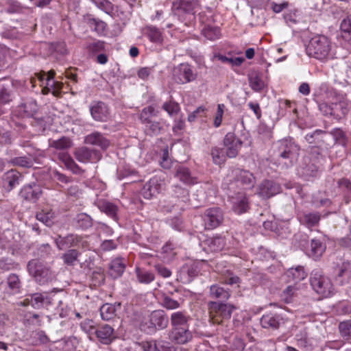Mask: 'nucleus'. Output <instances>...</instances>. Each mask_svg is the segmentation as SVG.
I'll return each instance as SVG.
<instances>
[{
  "label": "nucleus",
  "instance_id": "obj_53",
  "mask_svg": "<svg viewBox=\"0 0 351 351\" xmlns=\"http://www.w3.org/2000/svg\"><path fill=\"white\" fill-rule=\"evenodd\" d=\"M225 108L226 106L223 104H219L217 105V109L213 123L215 128H219L221 125Z\"/></svg>",
  "mask_w": 351,
  "mask_h": 351
},
{
  "label": "nucleus",
  "instance_id": "obj_31",
  "mask_svg": "<svg viewBox=\"0 0 351 351\" xmlns=\"http://www.w3.org/2000/svg\"><path fill=\"white\" fill-rule=\"evenodd\" d=\"M325 245L318 239H312L308 255L314 259L319 258L325 251Z\"/></svg>",
  "mask_w": 351,
  "mask_h": 351
},
{
  "label": "nucleus",
  "instance_id": "obj_38",
  "mask_svg": "<svg viewBox=\"0 0 351 351\" xmlns=\"http://www.w3.org/2000/svg\"><path fill=\"white\" fill-rule=\"evenodd\" d=\"M71 141L67 137H62L58 140H49V145L50 147L59 150H65L71 147Z\"/></svg>",
  "mask_w": 351,
  "mask_h": 351
},
{
  "label": "nucleus",
  "instance_id": "obj_48",
  "mask_svg": "<svg viewBox=\"0 0 351 351\" xmlns=\"http://www.w3.org/2000/svg\"><path fill=\"white\" fill-rule=\"evenodd\" d=\"M162 109L165 110L169 116L173 117L176 115L180 110V106L178 103L169 101L165 102L162 106Z\"/></svg>",
  "mask_w": 351,
  "mask_h": 351
},
{
  "label": "nucleus",
  "instance_id": "obj_4",
  "mask_svg": "<svg viewBox=\"0 0 351 351\" xmlns=\"http://www.w3.org/2000/svg\"><path fill=\"white\" fill-rule=\"evenodd\" d=\"M311 285L318 294L323 297L330 296L334 291L330 280L324 276L321 271L314 270L310 278Z\"/></svg>",
  "mask_w": 351,
  "mask_h": 351
},
{
  "label": "nucleus",
  "instance_id": "obj_50",
  "mask_svg": "<svg viewBox=\"0 0 351 351\" xmlns=\"http://www.w3.org/2000/svg\"><path fill=\"white\" fill-rule=\"evenodd\" d=\"M79 253L76 250H69L62 256L65 264L72 265L77 261Z\"/></svg>",
  "mask_w": 351,
  "mask_h": 351
},
{
  "label": "nucleus",
  "instance_id": "obj_1",
  "mask_svg": "<svg viewBox=\"0 0 351 351\" xmlns=\"http://www.w3.org/2000/svg\"><path fill=\"white\" fill-rule=\"evenodd\" d=\"M308 56L326 62L335 56V45L331 39L324 34H315L309 40L306 47Z\"/></svg>",
  "mask_w": 351,
  "mask_h": 351
},
{
  "label": "nucleus",
  "instance_id": "obj_9",
  "mask_svg": "<svg viewBox=\"0 0 351 351\" xmlns=\"http://www.w3.org/2000/svg\"><path fill=\"white\" fill-rule=\"evenodd\" d=\"M297 146L287 140H282L278 143L277 155L282 159H288L292 163L298 153Z\"/></svg>",
  "mask_w": 351,
  "mask_h": 351
},
{
  "label": "nucleus",
  "instance_id": "obj_60",
  "mask_svg": "<svg viewBox=\"0 0 351 351\" xmlns=\"http://www.w3.org/2000/svg\"><path fill=\"white\" fill-rule=\"evenodd\" d=\"M45 73L43 72L35 73L34 77H31L30 83L32 84V88H34L36 86L37 81H39V82L40 83V86L43 87V85L45 84Z\"/></svg>",
  "mask_w": 351,
  "mask_h": 351
},
{
  "label": "nucleus",
  "instance_id": "obj_3",
  "mask_svg": "<svg viewBox=\"0 0 351 351\" xmlns=\"http://www.w3.org/2000/svg\"><path fill=\"white\" fill-rule=\"evenodd\" d=\"M236 307L229 303L219 302H209L208 310L209 319L213 324H221L230 319L232 313Z\"/></svg>",
  "mask_w": 351,
  "mask_h": 351
},
{
  "label": "nucleus",
  "instance_id": "obj_47",
  "mask_svg": "<svg viewBox=\"0 0 351 351\" xmlns=\"http://www.w3.org/2000/svg\"><path fill=\"white\" fill-rule=\"evenodd\" d=\"M89 25L92 29L96 32L99 35L104 34L106 30L107 25L106 23L102 21L93 19L89 21Z\"/></svg>",
  "mask_w": 351,
  "mask_h": 351
},
{
  "label": "nucleus",
  "instance_id": "obj_20",
  "mask_svg": "<svg viewBox=\"0 0 351 351\" xmlns=\"http://www.w3.org/2000/svg\"><path fill=\"white\" fill-rule=\"evenodd\" d=\"M84 142L86 144L99 147L106 149L110 145V141L100 132H93L85 137Z\"/></svg>",
  "mask_w": 351,
  "mask_h": 351
},
{
  "label": "nucleus",
  "instance_id": "obj_55",
  "mask_svg": "<svg viewBox=\"0 0 351 351\" xmlns=\"http://www.w3.org/2000/svg\"><path fill=\"white\" fill-rule=\"evenodd\" d=\"M14 165L23 167H31L33 166V162L30 158L25 156L16 157L12 160Z\"/></svg>",
  "mask_w": 351,
  "mask_h": 351
},
{
  "label": "nucleus",
  "instance_id": "obj_28",
  "mask_svg": "<svg viewBox=\"0 0 351 351\" xmlns=\"http://www.w3.org/2000/svg\"><path fill=\"white\" fill-rule=\"evenodd\" d=\"M175 177L185 184L191 185L196 182L189 169L182 166H179L176 169Z\"/></svg>",
  "mask_w": 351,
  "mask_h": 351
},
{
  "label": "nucleus",
  "instance_id": "obj_6",
  "mask_svg": "<svg viewBox=\"0 0 351 351\" xmlns=\"http://www.w3.org/2000/svg\"><path fill=\"white\" fill-rule=\"evenodd\" d=\"M53 300L54 299L47 293H36L26 298L21 304L23 306L31 305L34 308H47Z\"/></svg>",
  "mask_w": 351,
  "mask_h": 351
},
{
  "label": "nucleus",
  "instance_id": "obj_35",
  "mask_svg": "<svg viewBox=\"0 0 351 351\" xmlns=\"http://www.w3.org/2000/svg\"><path fill=\"white\" fill-rule=\"evenodd\" d=\"M300 293V289L296 285L288 286L281 293V299L286 303H290L293 301L295 297H297Z\"/></svg>",
  "mask_w": 351,
  "mask_h": 351
},
{
  "label": "nucleus",
  "instance_id": "obj_64",
  "mask_svg": "<svg viewBox=\"0 0 351 351\" xmlns=\"http://www.w3.org/2000/svg\"><path fill=\"white\" fill-rule=\"evenodd\" d=\"M340 27L346 33L351 32V15L347 16V18L341 21Z\"/></svg>",
  "mask_w": 351,
  "mask_h": 351
},
{
  "label": "nucleus",
  "instance_id": "obj_59",
  "mask_svg": "<svg viewBox=\"0 0 351 351\" xmlns=\"http://www.w3.org/2000/svg\"><path fill=\"white\" fill-rule=\"evenodd\" d=\"M80 327L86 333H93L95 327H94V322L92 319H86L80 324Z\"/></svg>",
  "mask_w": 351,
  "mask_h": 351
},
{
  "label": "nucleus",
  "instance_id": "obj_27",
  "mask_svg": "<svg viewBox=\"0 0 351 351\" xmlns=\"http://www.w3.org/2000/svg\"><path fill=\"white\" fill-rule=\"evenodd\" d=\"M38 109L36 101L31 99L19 106L17 112L21 117H30L36 113Z\"/></svg>",
  "mask_w": 351,
  "mask_h": 351
},
{
  "label": "nucleus",
  "instance_id": "obj_17",
  "mask_svg": "<svg viewBox=\"0 0 351 351\" xmlns=\"http://www.w3.org/2000/svg\"><path fill=\"white\" fill-rule=\"evenodd\" d=\"M95 332L98 340L103 344H110L115 339L114 328L108 324L100 326Z\"/></svg>",
  "mask_w": 351,
  "mask_h": 351
},
{
  "label": "nucleus",
  "instance_id": "obj_39",
  "mask_svg": "<svg viewBox=\"0 0 351 351\" xmlns=\"http://www.w3.org/2000/svg\"><path fill=\"white\" fill-rule=\"evenodd\" d=\"M202 35L209 40H215L221 37L220 29L217 27L206 26L202 30Z\"/></svg>",
  "mask_w": 351,
  "mask_h": 351
},
{
  "label": "nucleus",
  "instance_id": "obj_19",
  "mask_svg": "<svg viewBox=\"0 0 351 351\" xmlns=\"http://www.w3.org/2000/svg\"><path fill=\"white\" fill-rule=\"evenodd\" d=\"M191 319L184 311L173 312L170 317L171 328L189 326Z\"/></svg>",
  "mask_w": 351,
  "mask_h": 351
},
{
  "label": "nucleus",
  "instance_id": "obj_22",
  "mask_svg": "<svg viewBox=\"0 0 351 351\" xmlns=\"http://www.w3.org/2000/svg\"><path fill=\"white\" fill-rule=\"evenodd\" d=\"M41 194L42 191L40 186L36 184L24 186L20 192V196L22 198L25 200L33 202L37 200Z\"/></svg>",
  "mask_w": 351,
  "mask_h": 351
},
{
  "label": "nucleus",
  "instance_id": "obj_33",
  "mask_svg": "<svg viewBox=\"0 0 351 351\" xmlns=\"http://www.w3.org/2000/svg\"><path fill=\"white\" fill-rule=\"evenodd\" d=\"M145 35L151 42L156 44H162L163 42L162 32L156 27L147 26L145 29Z\"/></svg>",
  "mask_w": 351,
  "mask_h": 351
},
{
  "label": "nucleus",
  "instance_id": "obj_24",
  "mask_svg": "<svg viewBox=\"0 0 351 351\" xmlns=\"http://www.w3.org/2000/svg\"><path fill=\"white\" fill-rule=\"evenodd\" d=\"M80 238L77 235L69 234L64 237L58 236L55 239V243L57 247L60 250H62L66 248H69L73 246H76Z\"/></svg>",
  "mask_w": 351,
  "mask_h": 351
},
{
  "label": "nucleus",
  "instance_id": "obj_8",
  "mask_svg": "<svg viewBox=\"0 0 351 351\" xmlns=\"http://www.w3.org/2000/svg\"><path fill=\"white\" fill-rule=\"evenodd\" d=\"M203 220L205 228L211 230L221 224L223 220V215L219 208H212L206 210Z\"/></svg>",
  "mask_w": 351,
  "mask_h": 351
},
{
  "label": "nucleus",
  "instance_id": "obj_52",
  "mask_svg": "<svg viewBox=\"0 0 351 351\" xmlns=\"http://www.w3.org/2000/svg\"><path fill=\"white\" fill-rule=\"evenodd\" d=\"M250 86L255 91H260L264 88V82L258 75L250 78Z\"/></svg>",
  "mask_w": 351,
  "mask_h": 351
},
{
  "label": "nucleus",
  "instance_id": "obj_44",
  "mask_svg": "<svg viewBox=\"0 0 351 351\" xmlns=\"http://www.w3.org/2000/svg\"><path fill=\"white\" fill-rule=\"evenodd\" d=\"M334 109L336 110L334 116L338 117L345 116L348 112V103L346 100H340L334 104Z\"/></svg>",
  "mask_w": 351,
  "mask_h": 351
},
{
  "label": "nucleus",
  "instance_id": "obj_14",
  "mask_svg": "<svg viewBox=\"0 0 351 351\" xmlns=\"http://www.w3.org/2000/svg\"><path fill=\"white\" fill-rule=\"evenodd\" d=\"M90 111L93 119L97 121H107L110 117V112L108 106L102 101L92 104Z\"/></svg>",
  "mask_w": 351,
  "mask_h": 351
},
{
  "label": "nucleus",
  "instance_id": "obj_18",
  "mask_svg": "<svg viewBox=\"0 0 351 351\" xmlns=\"http://www.w3.org/2000/svg\"><path fill=\"white\" fill-rule=\"evenodd\" d=\"M149 322L152 329L165 328L168 326L169 319L162 310H156L152 312L149 315Z\"/></svg>",
  "mask_w": 351,
  "mask_h": 351
},
{
  "label": "nucleus",
  "instance_id": "obj_12",
  "mask_svg": "<svg viewBox=\"0 0 351 351\" xmlns=\"http://www.w3.org/2000/svg\"><path fill=\"white\" fill-rule=\"evenodd\" d=\"M75 158L80 162H96L101 159L99 152L86 147L78 148L75 152Z\"/></svg>",
  "mask_w": 351,
  "mask_h": 351
},
{
  "label": "nucleus",
  "instance_id": "obj_42",
  "mask_svg": "<svg viewBox=\"0 0 351 351\" xmlns=\"http://www.w3.org/2000/svg\"><path fill=\"white\" fill-rule=\"evenodd\" d=\"M99 208L101 211L105 213L112 218L116 217L117 208L114 204L108 202H101L99 204Z\"/></svg>",
  "mask_w": 351,
  "mask_h": 351
},
{
  "label": "nucleus",
  "instance_id": "obj_62",
  "mask_svg": "<svg viewBox=\"0 0 351 351\" xmlns=\"http://www.w3.org/2000/svg\"><path fill=\"white\" fill-rule=\"evenodd\" d=\"M8 283L12 289H18L20 287L19 277L16 274H10L8 278Z\"/></svg>",
  "mask_w": 351,
  "mask_h": 351
},
{
  "label": "nucleus",
  "instance_id": "obj_41",
  "mask_svg": "<svg viewBox=\"0 0 351 351\" xmlns=\"http://www.w3.org/2000/svg\"><path fill=\"white\" fill-rule=\"evenodd\" d=\"M157 115L158 111L155 110L154 107L149 106L142 110L140 114V119L143 123L145 124L146 123H149L152 117Z\"/></svg>",
  "mask_w": 351,
  "mask_h": 351
},
{
  "label": "nucleus",
  "instance_id": "obj_61",
  "mask_svg": "<svg viewBox=\"0 0 351 351\" xmlns=\"http://www.w3.org/2000/svg\"><path fill=\"white\" fill-rule=\"evenodd\" d=\"M153 71V67H142L138 71L137 75L141 80H147Z\"/></svg>",
  "mask_w": 351,
  "mask_h": 351
},
{
  "label": "nucleus",
  "instance_id": "obj_15",
  "mask_svg": "<svg viewBox=\"0 0 351 351\" xmlns=\"http://www.w3.org/2000/svg\"><path fill=\"white\" fill-rule=\"evenodd\" d=\"M175 76L180 84L189 82L196 77V75L194 74L191 66L188 64H180L175 70Z\"/></svg>",
  "mask_w": 351,
  "mask_h": 351
},
{
  "label": "nucleus",
  "instance_id": "obj_46",
  "mask_svg": "<svg viewBox=\"0 0 351 351\" xmlns=\"http://www.w3.org/2000/svg\"><path fill=\"white\" fill-rule=\"evenodd\" d=\"M58 158L62 161L64 165L73 171L75 172V169H78V166L74 160L70 157L67 152H60L58 154Z\"/></svg>",
  "mask_w": 351,
  "mask_h": 351
},
{
  "label": "nucleus",
  "instance_id": "obj_63",
  "mask_svg": "<svg viewBox=\"0 0 351 351\" xmlns=\"http://www.w3.org/2000/svg\"><path fill=\"white\" fill-rule=\"evenodd\" d=\"M143 351H158V343L156 341H143L141 343Z\"/></svg>",
  "mask_w": 351,
  "mask_h": 351
},
{
  "label": "nucleus",
  "instance_id": "obj_40",
  "mask_svg": "<svg viewBox=\"0 0 351 351\" xmlns=\"http://www.w3.org/2000/svg\"><path fill=\"white\" fill-rule=\"evenodd\" d=\"M21 174L16 171L11 170L8 171L3 176V181L5 184H8L10 189H12L14 186L19 184V178Z\"/></svg>",
  "mask_w": 351,
  "mask_h": 351
},
{
  "label": "nucleus",
  "instance_id": "obj_56",
  "mask_svg": "<svg viewBox=\"0 0 351 351\" xmlns=\"http://www.w3.org/2000/svg\"><path fill=\"white\" fill-rule=\"evenodd\" d=\"M93 3L101 10L106 13L113 10L112 4L108 0H93Z\"/></svg>",
  "mask_w": 351,
  "mask_h": 351
},
{
  "label": "nucleus",
  "instance_id": "obj_11",
  "mask_svg": "<svg viewBox=\"0 0 351 351\" xmlns=\"http://www.w3.org/2000/svg\"><path fill=\"white\" fill-rule=\"evenodd\" d=\"M169 339L177 344H186L193 339V332L189 330V326L171 328Z\"/></svg>",
  "mask_w": 351,
  "mask_h": 351
},
{
  "label": "nucleus",
  "instance_id": "obj_26",
  "mask_svg": "<svg viewBox=\"0 0 351 351\" xmlns=\"http://www.w3.org/2000/svg\"><path fill=\"white\" fill-rule=\"evenodd\" d=\"M121 307L120 303L108 304L102 305L100 308L101 317L104 321L112 320L117 316V311Z\"/></svg>",
  "mask_w": 351,
  "mask_h": 351
},
{
  "label": "nucleus",
  "instance_id": "obj_51",
  "mask_svg": "<svg viewBox=\"0 0 351 351\" xmlns=\"http://www.w3.org/2000/svg\"><path fill=\"white\" fill-rule=\"evenodd\" d=\"M339 328L342 337L351 339V320L341 322Z\"/></svg>",
  "mask_w": 351,
  "mask_h": 351
},
{
  "label": "nucleus",
  "instance_id": "obj_58",
  "mask_svg": "<svg viewBox=\"0 0 351 351\" xmlns=\"http://www.w3.org/2000/svg\"><path fill=\"white\" fill-rule=\"evenodd\" d=\"M319 109L325 115L334 116V113L336 112L335 109H334V104L332 106H329L326 102L320 103L319 104Z\"/></svg>",
  "mask_w": 351,
  "mask_h": 351
},
{
  "label": "nucleus",
  "instance_id": "obj_13",
  "mask_svg": "<svg viewBox=\"0 0 351 351\" xmlns=\"http://www.w3.org/2000/svg\"><path fill=\"white\" fill-rule=\"evenodd\" d=\"M223 144L226 148V156L235 158L242 146V141L234 134L230 132L225 136Z\"/></svg>",
  "mask_w": 351,
  "mask_h": 351
},
{
  "label": "nucleus",
  "instance_id": "obj_32",
  "mask_svg": "<svg viewBox=\"0 0 351 351\" xmlns=\"http://www.w3.org/2000/svg\"><path fill=\"white\" fill-rule=\"evenodd\" d=\"M135 274L138 282L142 284H149L155 278L154 274L151 271L144 268L136 267Z\"/></svg>",
  "mask_w": 351,
  "mask_h": 351
},
{
  "label": "nucleus",
  "instance_id": "obj_25",
  "mask_svg": "<svg viewBox=\"0 0 351 351\" xmlns=\"http://www.w3.org/2000/svg\"><path fill=\"white\" fill-rule=\"evenodd\" d=\"M232 203V209L237 214L245 213L248 208L247 198L244 193H238L236 197L231 199Z\"/></svg>",
  "mask_w": 351,
  "mask_h": 351
},
{
  "label": "nucleus",
  "instance_id": "obj_30",
  "mask_svg": "<svg viewBox=\"0 0 351 351\" xmlns=\"http://www.w3.org/2000/svg\"><path fill=\"white\" fill-rule=\"evenodd\" d=\"M55 217V213L49 208H44L36 214V219L47 226H51L53 223Z\"/></svg>",
  "mask_w": 351,
  "mask_h": 351
},
{
  "label": "nucleus",
  "instance_id": "obj_54",
  "mask_svg": "<svg viewBox=\"0 0 351 351\" xmlns=\"http://www.w3.org/2000/svg\"><path fill=\"white\" fill-rule=\"evenodd\" d=\"M224 245L225 241L221 237H214L210 243V249L215 252L221 250L223 248Z\"/></svg>",
  "mask_w": 351,
  "mask_h": 351
},
{
  "label": "nucleus",
  "instance_id": "obj_43",
  "mask_svg": "<svg viewBox=\"0 0 351 351\" xmlns=\"http://www.w3.org/2000/svg\"><path fill=\"white\" fill-rule=\"evenodd\" d=\"M160 304L167 310H175L180 306V303L171 297L163 295L160 299Z\"/></svg>",
  "mask_w": 351,
  "mask_h": 351
},
{
  "label": "nucleus",
  "instance_id": "obj_29",
  "mask_svg": "<svg viewBox=\"0 0 351 351\" xmlns=\"http://www.w3.org/2000/svg\"><path fill=\"white\" fill-rule=\"evenodd\" d=\"M210 297L217 300H227L230 297V292L218 285H213L210 287Z\"/></svg>",
  "mask_w": 351,
  "mask_h": 351
},
{
  "label": "nucleus",
  "instance_id": "obj_21",
  "mask_svg": "<svg viewBox=\"0 0 351 351\" xmlns=\"http://www.w3.org/2000/svg\"><path fill=\"white\" fill-rule=\"evenodd\" d=\"M282 322V318L278 314L267 313L261 318V324L263 328L267 329H277Z\"/></svg>",
  "mask_w": 351,
  "mask_h": 351
},
{
  "label": "nucleus",
  "instance_id": "obj_37",
  "mask_svg": "<svg viewBox=\"0 0 351 351\" xmlns=\"http://www.w3.org/2000/svg\"><path fill=\"white\" fill-rule=\"evenodd\" d=\"M287 275L289 278H291L293 281H300L304 280L307 274L303 267L298 266L295 268H291L287 271Z\"/></svg>",
  "mask_w": 351,
  "mask_h": 351
},
{
  "label": "nucleus",
  "instance_id": "obj_16",
  "mask_svg": "<svg viewBox=\"0 0 351 351\" xmlns=\"http://www.w3.org/2000/svg\"><path fill=\"white\" fill-rule=\"evenodd\" d=\"M281 191L279 184L271 180H264L258 186V194L263 198H269Z\"/></svg>",
  "mask_w": 351,
  "mask_h": 351
},
{
  "label": "nucleus",
  "instance_id": "obj_57",
  "mask_svg": "<svg viewBox=\"0 0 351 351\" xmlns=\"http://www.w3.org/2000/svg\"><path fill=\"white\" fill-rule=\"evenodd\" d=\"M87 49L93 53L103 51L105 49V43L101 40H96L89 43Z\"/></svg>",
  "mask_w": 351,
  "mask_h": 351
},
{
  "label": "nucleus",
  "instance_id": "obj_2",
  "mask_svg": "<svg viewBox=\"0 0 351 351\" xmlns=\"http://www.w3.org/2000/svg\"><path fill=\"white\" fill-rule=\"evenodd\" d=\"M198 0H174L172 3L171 11L173 14L189 26L195 19V14L198 10Z\"/></svg>",
  "mask_w": 351,
  "mask_h": 351
},
{
  "label": "nucleus",
  "instance_id": "obj_36",
  "mask_svg": "<svg viewBox=\"0 0 351 351\" xmlns=\"http://www.w3.org/2000/svg\"><path fill=\"white\" fill-rule=\"evenodd\" d=\"M350 274V264L348 262H343L337 269L336 281L343 285L347 280Z\"/></svg>",
  "mask_w": 351,
  "mask_h": 351
},
{
  "label": "nucleus",
  "instance_id": "obj_5",
  "mask_svg": "<svg viewBox=\"0 0 351 351\" xmlns=\"http://www.w3.org/2000/svg\"><path fill=\"white\" fill-rule=\"evenodd\" d=\"M27 268L29 274L40 284L47 282L51 277L49 269L37 260L29 261Z\"/></svg>",
  "mask_w": 351,
  "mask_h": 351
},
{
  "label": "nucleus",
  "instance_id": "obj_45",
  "mask_svg": "<svg viewBox=\"0 0 351 351\" xmlns=\"http://www.w3.org/2000/svg\"><path fill=\"white\" fill-rule=\"evenodd\" d=\"M320 215L318 213H306L303 217V222L309 228L318 224Z\"/></svg>",
  "mask_w": 351,
  "mask_h": 351
},
{
  "label": "nucleus",
  "instance_id": "obj_10",
  "mask_svg": "<svg viewBox=\"0 0 351 351\" xmlns=\"http://www.w3.org/2000/svg\"><path fill=\"white\" fill-rule=\"evenodd\" d=\"M56 73L53 70H50L47 75H45V84L42 88V93L43 95H47L51 93L55 97H59L60 95L61 90L63 87V83L58 81H53Z\"/></svg>",
  "mask_w": 351,
  "mask_h": 351
},
{
  "label": "nucleus",
  "instance_id": "obj_49",
  "mask_svg": "<svg viewBox=\"0 0 351 351\" xmlns=\"http://www.w3.org/2000/svg\"><path fill=\"white\" fill-rule=\"evenodd\" d=\"M211 155L213 162L217 165H221L226 160L225 152L223 149L215 147L211 151Z\"/></svg>",
  "mask_w": 351,
  "mask_h": 351
},
{
  "label": "nucleus",
  "instance_id": "obj_23",
  "mask_svg": "<svg viewBox=\"0 0 351 351\" xmlns=\"http://www.w3.org/2000/svg\"><path fill=\"white\" fill-rule=\"evenodd\" d=\"M233 175L236 177L237 180L246 189L252 188L255 183V178L249 171L236 169L233 171Z\"/></svg>",
  "mask_w": 351,
  "mask_h": 351
},
{
  "label": "nucleus",
  "instance_id": "obj_7",
  "mask_svg": "<svg viewBox=\"0 0 351 351\" xmlns=\"http://www.w3.org/2000/svg\"><path fill=\"white\" fill-rule=\"evenodd\" d=\"M163 186V180L159 176H154L143 186L141 193L145 199H151L161 192Z\"/></svg>",
  "mask_w": 351,
  "mask_h": 351
},
{
  "label": "nucleus",
  "instance_id": "obj_34",
  "mask_svg": "<svg viewBox=\"0 0 351 351\" xmlns=\"http://www.w3.org/2000/svg\"><path fill=\"white\" fill-rule=\"evenodd\" d=\"M125 264L121 258H115L111 261L110 265V274L113 278H118L121 276L125 270Z\"/></svg>",
  "mask_w": 351,
  "mask_h": 351
}]
</instances>
